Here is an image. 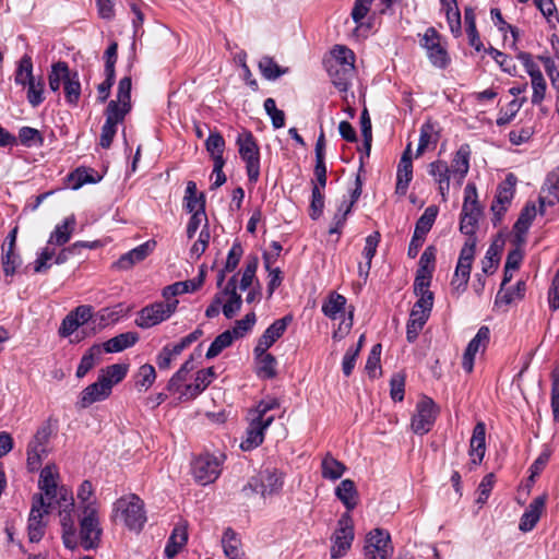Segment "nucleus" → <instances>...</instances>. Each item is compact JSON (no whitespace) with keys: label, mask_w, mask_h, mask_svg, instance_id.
<instances>
[{"label":"nucleus","mask_w":559,"mask_h":559,"mask_svg":"<svg viewBox=\"0 0 559 559\" xmlns=\"http://www.w3.org/2000/svg\"><path fill=\"white\" fill-rule=\"evenodd\" d=\"M355 53L343 45H335L323 59L324 68L340 92H347L355 75Z\"/></svg>","instance_id":"1"},{"label":"nucleus","mask_w":559,"mask_h":559,"mask_svg":"<svg viewBox=\"0 0 559 559\" xmlns=\"http://www.w3.org/2000/svg\"><path fill=\"white\" fill-rule=\"evenodd\" d=\"M79 525L78 543L80 542L85 550L96 549L103 535L99 509H95L94 504L84 507L83 511H80Z\"/></svg>","instance_id":"2"},{"label":"nucleus","mask_w":559,"mask_h":559,"mask_svg":"<svg viewBox=\"0 0 559 559\" xmlns=\"http://www.w3.org/2000/svg\"><path fill=\"white\" fill-rule=\"evenodd\" d=\"M112 511L114 518H119L131 531L140 532L146 522L144 503L136 495L119 498Z\"/></svg>","instance_id":"3"},{"label":"nucleus","mask_w":559,"mask_h":559,"mask_svg":"<svg viewBox=\"0 0 559 559\" xmlns=\"http://www.w3.org/2000/svg\"><path fill=\"white\" fill-rule=\"evenodd\" d=\"M283 474L276 468H265L253 476L242 487L245 496L260 493L263 498L278 493L282 490Z\"/></svg>","instance_id":"4"},{"label":"nucleus","mask_w":559,"mask_h":559,"mask_svg":"<svg viewBox=\"0 0 559 559\" xmlns=\"http://www.w3.org/2000/svg\"><path fill=\"white\" fill-rule=\"evenodd\" d=\"M226 455L202 453L191 463L192 475L200 485L214 483L221 475Z\"/></svg>","instance_id":"5"},{"label":"nucleus","mask_w":559,"mask_h":559,"mask_svg":"<svg viewBox=\"0 0 559 559\" xmlns=\"http://www.w3.org/2000/svg\"><path fill=\"white\" fill-rule=\"evenodd\" d=\"M60 508V524L62 528V540L67 548L75 549L78 547V532L75 520L73 516L74 501L70 490L62 488L60 490V499L57 500Z\"/></svg>","instance_id":"6"},{"label":"nucleus","mask_w":559,"mask_h":559,"mask_svg":"<svg viewBox=\"0 0 559 559\" xmlns=\"http://www.w3.org/2000/svg\"><path fill=\"white\" fill-rule=\"evenodd\" d=\"M236 143L242 160L246 163V170L250 182L255 183L260 176V148L253 134L243 130L238 134Z\"/></svg>","instance_id":"7"},{"label":"nucleus","mask_w":559,"mask_h":559,"mask_svg":"<svg viewBox=\"0 0 559 559\" xmlns=\"http://www.w3.org/2000/svg\"><path fill=\"white\" fill-rule=\"evenodd\" d=\"M178 304V300L153 302L138 312L135 324L141 329L155 326L170 318Z\"/></svg>","instance_id":"8"},{"label":"nucleus","mask_w":559,"mask_h":559,"mask_svg":"<svg viewBox=\"0 0 559 559\" xmlns=\"http://www.w3.org/2000/svg\"><path fill=\"white\" fill-rule=\"evenodd\" d=\"M51 436L49 425L39 427L27 445L26 466L32 473L40 468L43 459L49 453L48 443Z\"/></svg>","instance_id":"9"},{"label":"nucleus","mask_w":559,"mask_h":559,"mask_svg":"<svg viewBox=\"0 0 559 559\" xmlns=\"http://www.w3.org/2000/svg\"><path fill=\"white\" fill-rule=\"evenodd\" d=\"M50 503H46L44 496L35 495L28 516L27 534L31 543H38L45 535L46 522L44 516L49 513Z\"/></svg>","instance_id":"10"},{"label":"nucleus","mask_w":559,"mask_h":559,"mask_svg":"<svg viewBox=\"0 0 559 559\" xmlns=\"http://www.w3.org/2000/svg\"><path fill=\"white\" fill-rule=\"evenodd\" d=\"M419 46L425 49L430 64L439 70H444L451 64V56L441 37H421Z\"/></svg>","instance_id":"11"},{"label":"nucleus","mask_w":559,"mask_h":559,"mask_svg":"<svg viewBox=\"0 0 559 559\" xmlns=\"http://www.w3.org/2000/svg\"><path fill=\"white\" fill-rule=\"evenodd\" d=\"M338 527L333 535V546L331 548L332 558H340L350 548L354 539L353 520L348 512L341 515Z\"/></svg>","instance_id":"12"},{"label":"nucleus","mask_w":559,"mask_h":559,"mask_svg":"<svg viewBox=\"0 0 559 559\" xmlns=\"http://www.w3.org/2000/svg\"><path fill=\"white\" fill-rule=\"evenodd\" d=\"M437 407L435 402L425 397L417 403L416 413L412 417V430L416 435H425L429 432L437 418Z\"/></svg>","instance_id":"13"},{"label":"nucleus","mask_w":559,"mask_h":559,"mask_svg":"<svg viewBox=\"0 0 559 559\" xmlns=\"http://www.w3.org/2000/svg\"><path fill=\"white\" fill-rule=\"evenodd\" d=\"M392 555L391 538L388 532L374 528L367 536L366 559H389Z\"/></svg>","instance_id":"14"},{"label":"nucleus","mask_w":559,"mask_h":559,"mask_svg":"<svg viewBox=\"0 0 559 559\" xmlns=\"http://www.w3.org/2000/svg\"><path fill=\"white\" fill-rule=\"evenodd\" d=\"M515 185L516 177L513 174H509L504 181L498 186L495 200L491 204V211L495 215V225L497 222H500L501 217L511 204L515 192Z\"/></svg>","instance_id":"15"},{"label":"nucleus","mask_w":559,"mask_h":559,"mask_svg":"<svg viewBox=\"0 0 559 559\" xmlns=\"http://www.w3.org/2000/svg\"><path fill=\"white\" fill-rule=\"evenodd\" d=\"M247 420L248 427L246 429V436L240 443L242 451H251L262 444L265 431L273 423V418L261 420L250 414L247 415Z\"/></svg>","instance_id":"16"},{"label":"nucleus","mask_w":559,"mask_h":559,"mask_svg":"<svg viewBox=\"0 0 559 559\" xmlns=\"http://www.w3.org/2000/svg\"><path fill=\"white\" fill-rule=\"evenodd\" d=\"M293 321V316L287 314L275 320L259 337L253 349L254 355H261L266 352L278 338L283 336L288 324Z\"/></svg>","instance_id":"17"},{"label":"nucleus","mask_w":559,"mask_h":559,"mask_svg":"<svg viewBox=\"0 0 559 559\" xmlns=\"http://www.w3.org/2000/svg\"><path fill=\"white\" fill-rule=\"evenodd\" d=\"M490 340V330L483 325L478 329L476 335L469 341L462 357V368L471 373L474 369L475 356L479 350H485Z\"/></svg>","instance_id":"18"},{"label":"nucleus","mask_w":559,"mask_h":559,"mask_svg":"<svg viewBox=\"0 0 559 559\" xmlns=\"http://www.w3.org/2000/svg\"><path fill=\"white\" fill-rule=\"evenodd\" d=\"M217 374L214 367H209L199 370L195 373L193 383L183 388L181 395L178 396L179 401H190L198 397L213 381Z\"/></svg>","instance_id":"19"},{"label":"nucleus","mask_w":559,"mask_h":559,"mask_svg":"<svg viewBox=\"0 0 559 559\" xmlns=\"http://www.w3.org/2000/svg\"><path fill=\"white\" fill-rule=\"evenodd\" d=\"M59 472L55 464L46 465L39 475L38 487L49 500L48 503H52L53 500L60 499V490L62 487H58Z\"/></svg>","instance_id":"20"},{"label":"nucleus","mask_w":559,"mask_h":559,"mask_svg":"<svg viewBox=\"0 0 559 559\" xmlns=\"http://www.w3.org/2000/svg\"><path fill=\"white\" fill-rule=\"evenodd\" d=\"M104 378H97V381L87 385L80 394L76 405L80 408H87L96 402L105 401L111 394V390Z\"/></svg>","instance_id":"21"},{"label":"nucleus","mask_w":559,"mask_h":559,"mask_svg":"<svg viewBox=\"0 0 559 559\" xmlns=\"http://www.w3.org/2000/svg\"><path fill=\"white\" fill-rule=\"evenodd\" d=\"M412 144L408 143L406 150L404 151L396 174V187L395 192L400 195H405L408 189V185L413 179V163L411 156Z\"/></svg>","instance_id":"22"},{"label":"nucleus","mask_w":559,"mask_h":559,"mask_svg":"<svg viewBox=\"0 0 559 559\" xmlns=\"http://www.w3.org/2000/svg\"><path fill=\"white\" fill-rule=\"evenodd\" d=\"M536 213L537 210L534 203L528 202L525 204L513 226V243L525 245V236L536 216Z\"/></svg>","instance_id":"23"},{"label":"nucleus","mask_w":559,"mask_h":559,"mask_svg":"<svg viewBox=\"0 0 559 559\" xmlns=\"http://www.w3.org/2000/svg\"><path fill=\"white\" fill-rule=\"evenodd\" d=\"M486 452V425L483 421H478L474 429L469 440L471 463L475 466L479 465L485 456Z\"/></svg>","instance_id":"24"},{"label":"nucleus","mask_w":559,"mask_h":559,"mask_svg":"<svg viewBox=\"0 0 559 559\" xmlns=\"http://www.w3.org/2000/svg\"><path fill=\"white\" fill-rule=\"evenodd\" d=\"M156 242L154 240H148L138 246L122 254L116 262V266L120 270H128L132 267L135 263L143 261L153 251Z\"/></svg>","instance_id":"25"},{"label":"nucleus","mask_w":559,"mask_h":559,"mask_svg":"<svg viewBox=\"0 0 559 559\" xmlns=\"http://www.w3.org/2000/svg\"><path fill=\"white\" fill-rule=\"evenodd\" d=\"M469 158H471L469 145L462 144L459 147V150L455 152V155L452 159V164L450 167L452 176L457 180L459 185L463 183V180L469 170Z\"/></svg>","instance_id":"26"},{"label":"nucleus","mask_w":559,"mask_h":559,"mask_svg":"<svg viewBox=\"0 0 559 559\" xmlns=\"http://www.w3.org/2000/svg\"><path fill=\"white\" fill-rule=\"evenodd\" d=\"M187 523L185 521L179 522L174 527L168 542L165 547V556L167 558H174L176 557L180 550L183 548V546L188 542V530H187Z\"/></svg>","instance_id":"27"},{"label":"nucleus","mask_w":559,"mask_h":559,"mask_svg":"<svg viewBox=\"0 0 559 559\" xmlns=\"http://www.w3.org/2000/svg\"><path fill=\"white\" fill-rule=\"evenodd\" d=\"M335 496L344 504L348 513L358 504L359 493L352 479H343L335 488Z\"/></svg>","instance_id":"28"},{"label":"nucleus","mask_w":559,"mask_h":559,"mask_svg":"<svg viewBox=\"0 0 559 559\" xmlns=\"http://www.w3.org/2000/svg\"><path fill=\"white\" fill-rule=\"evenodd\" d=\"M428 173L438 182L439 191L443 199H445L450 189V177L452 175L447 162L439 159L430 163L428 166Z\"/></svg>","instance_id":"29"},{"label":"nucleus","mask_w":559,"mask_h":559,"mask_svg":"<svg viewBox=\"0 0 559 559\" xmlns=\"http://www.w3.org/2000/svg\"><path fill=\"white\" fill-rule=\"evenodd\" d=\"M545 507V498L536 497L528 506V508L523 513L520 521V530L523 532H528L534 528L537 524L543 509Z\"/></svg>","instance_id":"30"},{"label":"nucleus","mask_w":559,"mask_h":559,"mask_svg":"<svg viewBox=\"0 0 559 559\" xmlns=\"http://www.w3.org/2000/svg\"><path fill=\"white\" fill-rule=\"evenodd\" d=\"M440 134L437 124L427 120L420 127L419 142L416 150V157H419L430 146L435 147L439 141Z\"/></svg>","instance_id":"31"},{"label":"nucleus","mask_w":559,"mask_h":559,"mask_svg":"<svg viewBox=\"0 0 559 559\" xmlns=\"http://www.w3.org/2000/svg\"><path fill=\"white\" fill-rule=\"evenodd\" d=\"M76 225L75 216L72 214L63 219L61 224H58L53 231L50 234L48 243L56 246H63L70 239Z\"/></svg>","instance_id":"32"},{"label":"nucleus","mask_w":559,"mask_h":559,"mask_svg":"<svg viewBox=\"0 0 559 559\" xmlns=\"http://www.w3.org/2000/svg\"><path fill=\"white\" fill-rule=\"evenodd\" d=\"M138 341L139 335L136 332H126L108 340L100 346L103 352L120 353L129 347H132Z\"/></svg>","instance_id":"33"},{"label":"nucleus","mask_w":559,"mask_h":559,"mask_svg":"<svg viewBox=\"0 0 559 559\" xmlns=\"http://www.w3.org/2000/svg\"><path fill=\"white\" fill-rule=\"evenodd\" d=\"M183 201L188 213L193 214L197 211H202V214H205L204 194L198 195V188L194 181L187 182Z\"/></svg>","instance_id":"34"},{"label":"nucleus","mask_w":559,"mask_h":559,"mask_svg":"<svg viewBox=\"0 0 559 559\" xmlns=\"http://www.w3.org/2000/svg\"><path fill=\"white\" fill-rule=\"evenodd\" d=\"M222 545L224 554L229 559H242L245 554L241 548V542L233 528L228 527L224 531Z\"/></svg>","instance_id":"35"},{"label":"nucleus","mask_w":559,"mask_h":559,"mask_svg":"<svg viewBox=\"0 0 559 559\" xmlns=\"http://www.w3.org/2000/svg\"><path fill=\"white\" fill-rule=\"evenodd\" d=\"M103 349L100 344H94L91 346L85 354L82 356L80 364L76 369V377L83 378L90 370L100 360Z\"/></svg>","instance_id":"36"},{"label":"nucleus","mask_w":559,"mask_h":559,"mask_svg":"<svg viewBox=\"0 0 559 559\" xmlns=\"http://www.w3.org/2000/svg\"><path fill=\"white\" fill-rule=\"evenodd\" d=\"M346 466L336 460L331 453H326L321 462L322 477L330 480H336L343 476Z\"/></svg>","instance_id":"37"},{"label":"nucleus","mask_w":559,"mask_h":559,"mask_svg":"<svg viewBox=\"0 0 559 559\" xmlns=\"http://www.w3.org/2000/svg\"><path fill=\"white\" fill-rule=\"evenodd\" d=\"M475 241H467L463 246L460 252L459 261L455 267V272L461 276L469 277L472 264L475 255Z\"/></svg>","instance_id":"38"},{"label":"nucleus","mask_w":559,"mask_h":559,"mask_svg":"<svg viewBox=\"0 0 559 559\" xmlns=\"http://www.w3.org/2000/svg\"><path fill=\"white\" fill-rule=\"evenodd\" d=\"M526 289L525 282L519 281L514 287L503 290H499L495 304L496 306H509L515 300H520L524 297Z\"/></svg>","instance_id":"39"},{"label":"nucleus","mask_w":559,"mask_h":559,"mask_svg":"<svg viewBox=\"0 0 559 559\" xmlns=\"http://www.w3.org/2000/svg\"><path fill=\"white\" fill-rule=\"evenodd\" d=\"M254 357L258 364V377L263 379H273L276 376V358L266 352L261 355H254Z\"/></svg>","instance_id":"40"},{"label":"nucleus","mask_w":559,"mask_h":559,"mask_svg":"<svg viewBox=\"0 0 559 559\" xmlns=\"http://www.w3.org/2000/svg\"><path fill=\"white\" fill-rule=\"evenodd\" d=\"M69 75H70V70L66 62L59 61L57 63H53L51 66V71L49 72V75H48L49 88L52 92H58L61 84L64 85V82L67 81Z\"/></svg>","instance_id":"41"},{"label":"nucleus","mask_w":559,"mask_h":559,"mask_svg":"<svg viewBox=\"0 0 559 559\" xmlns=\"http://www.w3.org/2000/svg\"><path fill=\"white\" fill-rule=\"evenodd\" d=\"M128 372V365L123 364H114L110 365L99 371L98 377L104 378L105 382L108 383L110 390L112 391L114 384L121 382Z\"/></svg>","instance_id":"42"},{"label":"nucleus","mask_w":559,"mask_h":559,"mask_svg":"<svg viewBox=\"0 0 559 559\" xmlns=\"http://www.w3.org/2000/svg\"><path fill=\"white\" fill-rule=\"evenodd\" d=\"M33 79L34 75L32 57L26 53L17 62V67L14 73V82L16 85L25 87L26 83Z\"/></svg>","instance_id":"43"},{"label":"nucleus","mask_w":559,"mask_h":559,"mask_svg":"<svg viewBox=\"0 0 559 559\" xmlns=\"http://www.w3.org/2000/svg\"><path fill=\"white\" fill-rule=\"evenodd\" d=\"M437 215L438 207L436 205L426 207L421 216L416 222L414 234L426 238V235L430 231L435 224Z\"/></svg>","instance_id":"44"},{"label":"nucleus","mask_w":559,"mask_h":559,"mask_svg":"<svg viewBox=\"0 0 559 559\" xmlns=\"http://www.w3.org/2000/svg\"><path fill=\"white\" fill-rule=\"evenodd\" d=\"M346 306V298L337 293L330 294L329 298L322 305V312L330 319H336L340 312H343Z\"/></svg>","instance_id":"45"},{"label":"nucleus","mask_w":559,"mask_h":559,"mask_svg":"<svg viewBox=\"0 0 559 559\" xmlns=\"http://www.w3.org/2000/svg\"><path fill=\"white\" fill-rule=\"evenodd\" d=\"M17 143L25 147H39L44 144V136L39 130L32 127H22L19 130Z\"/></svg>","instance_id":"46"},{"label":"nucleus","mask_w":559,"mask_h":559,"mask_svg":"<svg viewBox=\"0 0 559 559\" xmlns=\"http://www.w3.org/2000/svg\"><path fill=\"white\" fill-rule=\"evenodd\" d=\"M234 336L230 330H226L219 335H217L214 341L211 343L205 357L206 359H213L217 357L225 348L229 347L233 344Z\"/></svg>","instance_id":"47"},{"label":"nucleus","mask_w":559,"mask_h":559,"mask_svg":"<svg viewBox=\"0 0 559 559\" xmlns=\"http://www.w3.org/2000/svg\"><path fill=\"white\" fill-rule=\"evenodd\" d=\"M99 179L100 177L93 176V170L83 167L76 168L68 176L69 185L73 190L80 189L85 183H95Z\"/></svg>","instance_id":"48"},{"label":"nucleus","mask_w":559,"mask_h":559,"mask_svg":"<svg viewBox=\"0 0 559 559\" xmlns=\"http://www.w3.org/2000/svg\"><path fill=\"white\" fill-rule=\"evenodd\" d=\"M481 215V210L464 211L461 213L460 230L467 236H473L476 233L478 219Z\"/></svg>","instance_id":"49"},{"label":"nucleus","mask_w":559,"mask_h":559,"mask_svg":"<svg viewBox=\"0 0 559 559\" xmlns=\"http://www.w3.org/2000/svg\"><path fill=\"white\" fill-rule=\"evenodd\" d=\"M130 109L131 105L119 103L118 100H110L105 112L106 121L118 124L123 121Z\"/></svg>","instance_id":"50"},{"label":"nucleus","mask_w":559,"mask_h":559,"mask_svg":"<svg viewBox=\"0 0 559 559\" xmlns=\"http://www.w3.org/2000/svg\"><path fill=\"white\" fill-rule=\"evenodd\" d=\"M280 401L276 397H266L261 400L255 407L248 411V414L254 416L261 420H265V418H273V415H269V412L278 408Z\"/></svg>","instance_id":"51"},{"label":"nucleus","mask_w":559,"mask_h":559,"mask_svg":"<svg viewBox=\"0 0 559 559\" xmlns=\"http://www.w3.org/2000/svg\"><path fill=\"white\" fill-rule=\"evenodd\" d=\"M66 99L70 105H76L81 96V83L76 72L70 73L63 85Z\"/></svg>","instance_id":"52"},{"label":"nucleus","mask_w":559,"mask_h":559,"mask_svg":"<svg viewBox=\"0 0 559 559\" xmlns=\"http://www.w3.org/2000/svg\"><path fill=\"white\" fill-rule=\"evenodd\" d=\"M259 69L266 80H276L287 70L282 69L271 57L264 56L259 61Z\"/></svg>","instance_id":"53"},{"label":"nucleus","mask_w":559,"mask_h":559,"mask_svg":"<svg viewBox=\"0 0 559 559\" xmlns=\"http://www.w3.org/2000/svg\"><path fill=\"white\" fill-rule=\"evenodd\" d=\"M156 379V371L155 368L150 365L145 364L141 366L138 370V373L135 376V386L139 390H147L152 384L154 383Z\"/></svg>","instance_id":"54"},{"label":"nucleus","mask_w":559,"mask_h":559,"mask_svg":"<svg viewBox=\"0 0 559 559\" xmlns=\"http://www.w3.org/2000/svg\"><path fill=\"white\" fill-rule=\"evenodd\" d=\"M94 488L90 480H84L79 486L76 497L79 499V511H83L84 507L94 504L95 509H99L96 499H93Z\"/></svg>","instance_id":"55"},{"label":"nucleus","mask_w":559,"mask_h":559,"mask_svg":"<svg viewBox=\"0 0 559 559\" xmlns=\"http://www.w3.org/2000/svg\"><path fill=\"white\" fill-rule=\"evenodd\" d=\"M26 86H27L26 97H27L28 103L34 108L39 106L45 99V97H44V86H45L44 81L41 79L36 81L34 78L33 80H31L29 82L26 83Z\"/></svg>","instance_id":"56"},{"label":"nucleus","mask_w":559,"mask_h":559,"mask_svg":"<svg viewBox=\"0 0 559 559\" xmlns=\"http://www.w3.org/2000/svg\"><path fill=\"white\" fill-rule=\"evenodd\" d=\"M2 267L5 276L14 275L16 269L21 265L22 260L15 250H5L2 246Z\"/></svg>","instance_id":"57"},{"label":"nucleus","mask_w":559,"mask_h":559,"mask_svg":"<svg viewBox=\"0 0 559 559\" xmlns=\"http://www.w3.org/2000/svg\"><path fill=\"white\" fill-rule=\"evenodd\" d=\"M436 252L437 250L433 246H429L424 250L419 259V267L416 273L432 275L435 271Z\"/></svg>","instance_id":"58"},{"label":"nucleus","mask_w":559,"mask_h":559,"mask_svg":"<svg viewBox=\"0 0 559 559\" xmlns=\"http://www.w3.org/2000/svg\"><path fill=\"white\" fill-rule=\"evenodd\" d=\"M324 209V194L320 191V187L318 185H313L311 192V202L309 207V215L312 219H318Z\"/></svg>","instance_id":"59"},{"label":"nucleus","mask_w":559,"mask_h":559,"mask_svg":"<svg viewBox=\"0 0 559 559\" xmlns=\"http://www.w3.org/2000/svg\"><path fill=\"white\" fill-rule=\"evenodd\" d=\"M203 332L200 329H197L195 331L191 332L187 336L182 337L178 343L176 344H167L165 347L170 352V354L174 357L179 356L185 348L190 346L192 343L199 340Z\"/></svg>","instance_id":"60"},{"label":"nucleus","mask_w":559,"mask_h":559,"mask_svg":"<svg viewBox=\"0 0 559 559\" xmlns=\"http://www.w3.org/2000/svg\"><path fill=\"white\" fill-rule=\"evenodd\" d=\"M265 112L272 120V124L275 129L283 128L285 126V114L283 110L277 109L276 103L273 98H266L263 104Z\"/></svg>","instance_id":"61"},{"label":"nucleus","mask_w":559,"mask_h":559,"mask_svg":"<svg viewBox=\"0 0 559 559\" xmlns=\"http://www.w3.org/2000/svg\"><path fill=\"white\" fill-rule=\"evenodd\" d=\"M263 259H264V263H265V269L269 271V283H267V294H269V297H271L273 295V293L275 292V289L282 284V272L278 267H275V269H271V263H272V260H271V255L269 253H264L263 255Z\"/></svg>","instance_id":"62"},{"label":"nucleus","mask_w":559,"mask_h":559,"mask_svg":"<svg viewBox=\"0 0 559 559\" xmlns=\"http://www.w3.org/2000/svg\"><path fill=\"white\" fill-rule=\"evenodd\" d=\"M500 261V250L496 245H491L481 261V270L485 274H492Z\"/></svg>","instance_id":"63"},{"label":"nucleus","mask_w":559,"mask_h":559,"mask_svg":"<svg viewBox=\"0 0 559 559\" xmlns=\"http://www.w3.org/2000/svg\"><path fill=\"white\" fill-rule=\"evenodd\" d=\"M257 321L254 312L247 313L241 320H237L233 328L231 334L235 338L242 337L246 333L252 330Z\"/></svg>","instance_id":"64"}]
</instances>
